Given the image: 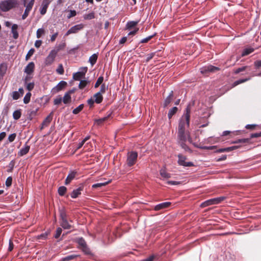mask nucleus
Wrapping results in <instances>:
<instances>
[{"label": "nucleus", "mask_w": 261, "mask_h": 261, "mask_svg": "<svg viewBox=\"0 0 261 261\" xmlns=\"http://www.w3.org/2000/svg\"><path fill=\"white\" fill-rule=\"evenodd\" d=\"M67 85V83L65 81H62L54 87L51 90L53 94H56L62 90Z\"/></svg>", "instance_id": "obj_9"}, {"label": "nucleus", "mask_w": 261, "mask_h": 261, "mask_svg": "<svg viewBox=\"0 0 261 261\" xmlns=\"http://www.w3.org/2000/svg\"><path fill=\"white\" fill-rule=\"evenodd\" d=\"M16 134L15 133L14 134H11L10 135H9V137H8V140L10 142H13L15 138H16Z\"/></svg>", "instance_id": "obj_49"}, {"label": "nucleus", "mask_w": 261, "mask_h": 261, "mask_svg": "<svg viewBox=\"0 0 261 261\" xmlns=\"http://www.w3.org/2000/svg\"><path fill=\"white\" fill-rule=\"evenodd\" d=\"M246 68V66H244V67H241V68H239L238 69H237L236 70L235 73H240L241 71H244L245 70Z\"/></svg>", "instance_id": "obj_60"}, {"label": "nucleus", "mask_w": 261, "mask_h": 261, "mask_svg": "<svg viewBox=\"0 0 261 261\" xmlns=\"http://www.w3.org/2000/svg\"><path fill=\"white\" fill-rule=\"evenodd\" d=\"M254 49L252 48H245L242 53V56L244 57L247 56L253 51Z\"/></svg>", "instance_id": "obj_28"}, {"label": "nucleus", "mask_w": 261, "mask_h": 261, "mask_svg": "<svg viewBox=\"0 0 261 261\" xmlns=\"http://www.w3.org/2000/svg\"><path fill=\"white\" fill-rule=\"evenodd\" d=\"M71 95H69V93H66L63 97L62 98V101L65 104L69 103L71 102Z\"/></svg>", "instance_id": "obj_22"}, {"label": "nucleus", "mask_w": 261, "mask_h": 261, "mask_svg": "<svg viewBox=\"0 0 261 261\" xmlns=\"http://www.w3.org/2000/svg\"><path fill=\"white\" fill-rule=\"evenodd\" d=\"M30 150V146L25 145L23 148H22L19 151L18 154L19 156H23L26 154Z\"/></svg>", "instance_id": "obj_18"}, {"label": "nucleus", "mask_w": 261, "mask_h": 261, "mask_svg": "<svg viewBox=\"0 0 261 261\" xmlns=\"http://www.w3.org/2000/svg\"><path fill=\"white\" fill-rule=\"evenodd\" d=\"M44 34V30L42 28H40L37 30L36 32V36L37 38H40L41 36Z\"/></svg>", "instance_id": "obj_35"}, {"label": "nucleus", "mask_w": 261, "mask_h": 261, "mask_svg": "<svg viewBox=\"0 0 261 261\" xmlns=\"http://www.w3.org/2000/svg\"><path fill=\"white\" fill-rule=\"evenodd\" d=\"M84 28V25L82 23L78 24L72 27L65 34L67 36L71 34L77 33L79 31L82 30Z\"/></svg>", "instance_id": "obj_6"}, {"label": "nucleus", "mask_w": 261, "mask_h": 261, "mask_svg": "<svg viewBox=\"0 0 261 261\" xmlns=\"http://www.w3.org/2000/svg\"><path fill=\"white\" fill-rule=\"evenodd\" d=\"M173 97V92L171 91L169 96L166 98L164 102V106L167 107L171 101Z\"/></svg>", "instance_id": "obj_26"}, {"label": "nucleus", "mask_w": 261, "mask_h": 261, "mask_svg": "<svg viewBox=\"0 0 261 261\" xmlns=\"http://www.w3.org/2000/svg\"><path fill=\"white\" fill-rule=\"evenodd\" d=\"M67 191V188L64 186H61L58 189V193L60 196H63Z\"/></svg>", "instance_id": "obj_30"}, {"label": "nucleus", "mask_w": 261, "mask_h": 261, "mask_svg": "<svg viewBox=\"0 0 261 261\" xmlns=\"http://www.w3.org/2000/svg\"><path fill=\"white\" fill-rule=\"evenodd\" d=\"M42 44L41 40H36L35 43V46L37 48H39Z\"/></svg>", "instance_id": "obj_57"}, {"label": "nucleus", "mask_w": 261, "mask_h": 261, "mask_svg": "<svg viewBox=\"0 0 261 261\" xmlns=\"http://www.w3.org/2000/svg\"><path fill=\"white\" fill-rule=\"evenodd\" d=\"M84 19H92L94 18V13H91L87 15H85L84 16Z\"/></svg>", "instance_id": "obj_43"}, {"label": "nucleus", "mask_w": 261, "mask_h": 261, "mask_svg": "<svg viewBox=\"0 0 261 261\" xmlns=\"http://www.w3.org/2000/svg\"><path fill=\"white\" fill-rule=\"evenodd\" d=\"M83 186H81L77 189L74 190L71 193V197L73 198L77 197L81 194V191L83 190Z\"/></svg>", "instance_id": "obj_14"}, {"label": "nucleus", "mask_w": 261, "mask_h": 261, "mask_svg": "<svg viewBox=\"0 0 261 261\" xmlns=\"http://www.w3.org/2000/svg\"><path fill=\"white\" fill-rule=\"evenodd\" d=\"M170 204L171 203L169 202H165L162 203H160L154 207V210L155 211H159L162 209H164L165 208L169 207L170 205Z\"/></svg>", "instance_id": "obj_16"}, {"label": "nucleus", "mask_w": 261, "mask_h": 261, "mask_svg": "<svg viewBox=\"0 0 261 261\" xmlns=\"http://www.w3.org/2000/svg\"><path fill=\"white\" fill-rule=\"evenodd\" d=\"M248 79H243V80H238V81H237L234 82V84L235 86L236 85H238L240 84H241L242 83H244L247 81H248Z\"/></svg>", "instance_id": "obj_55"}, {"label": "nucleus", "mask_w": 261, "mask_h": 261, "mask_svg": "<svg viewBox=\"0 0 261 261\" xmlns=\"http://www.w3.org/2000/svg\"><path fill=\"white\" fill-rule=\"evenodd\" d=\"M218 70H219L218 67L213 66L212 65H208L202 68L201 70V72L202 73H206L209 72H215Z\"/></svg>", "instance_id": "obj_11"}, {"label": "nucleus", "mask_w": 261, "mask_h": 261, "mask_svg": "<svg viewBox=\"0 0 261 261\" xmlns=\"http://www.w3.org/2000/svg\"><path fill=\"white\" fill-rule=\"evenodd\" d=\"M153 37V35H151V36H149L145 38H144L141 41V43H146L149 40H150Z\"/></svg>", "instance_id": "obj_53"}, {"label": "nucleus", "mask_w": 261, "mask_h": 261, "mask_svg": "<svg viewBox=\"0 0 261 261\" xmlns=\"http://www.w3.org/2000/svg\"><path fill=\"white\" fill-rule=\"evenodd\" d=\"M97 55L96 54H94L90 57L89 61L91 63V65L93 66L94 64H95V63L97 61Z\"/></svg>", "instance_id": "obj_23"}, {"label": "nucleus", "mask_w": 261, "mask_h": 261, "mask_svg": "<svg viewBox=\"0 0 261 261\" xmlns=\"http://www.w3.org/2000/svg\"><path fill=\"white\" fill-rule=\"evenodd\" d=\"M247 142V139H239L234 142L233 143H246Z\"/></svg>", "instance_id": "obj_61"}, {"label": "nucleus", "mask_w": 261, "mask_h": 261, "mask_svg": "<svg viewBox=\"0 0 261 261\" xmlns=\"http://www.w3.org/2000/svg\"><path fill=\"white\" fill-rule=\"evenodd\" d=\"M138 23L137 21H130L127 23L126 27L128 29H130L136 26Z\"/></svg>", "instance_id": "obj_36"}, {"label": "nucleus", "mask_w": 261, "mask_h": 261, "mask_svg": "<svg viewBox=\"0 0 261 261\" xmlns=\"http://www.w3.org/2000/svg\"><path fill=\"white\" fill-rule=\"evenodd\" d=\"M35 65L33 62L29 63L25 68V72L28 74L32 73L34 69Z\"/></svg>", "instance_id": "obj_17"}, {"label": "nucleus", "mask_w": 261, "mask_h": 261, "mask_svg": "<svg viewBox=\"0 0 261 261\" xmlns=\"http://www.w3.org/2000/svg\"><path fill=\"white\" fill-rule=\"evenodd\" d=\"M190 112V109L188 107L186 109V113L182 116L180 120L178 130V138L179 140V143L181 147L186 151L189 149L185 144V142L187 140L190 142H192L189 133L185 132L186 128L189 125Z\"/></svg>", "instance_id": "obj_1"}, {"label": "nucleus", "mask_w": 261, "mask_h": 261, "mask_svg": "<svg viewBox=\"0 0 261 261\" xmlns=\"http://www.w3.org/2000/svg\"><path fill=\"white\" fill-rule=\"evenodd\" d=\"M29 13H30V12L27 11V10H25L22 16V19H25L29 15Z\"/></svg>", "instance_id": "obj_63"}, {"label": "nucleus", "mask_w": 261, "mask_h": 261, "mask_svg": "<svg viewBox=\"0 0 261 261\" xmlns=\"http://www.w3.org/2000/svg\"><path fill=\"white\" fill-rule=\"evenodd\" d=\"M160 175L163 178H169L170 177V174L167 173L164 169H162L160 170Z\"/></svg>", "instance_id": "obj_24"}, {"label": "nucleus", "mask_w": 261, "mask_h": 261, "mask_svg": "<svg viewBox=\"0 0 261 261\" xmlns=\"http://www.w3.org/2000/svg\"><path fill=\"white\" fill-rule=\"evenodd\" d=\"M138 154L136 152H130L128 153L126 161L127 166L130 167L134 165L136 162Z\"/></svg>", "instance_id": "obj_5"}, {"label": "nucleus", "mask_w": 261, "mask_h": 261, "mask_svg": "<svg viewBox=\"0 0 261 261\" xmlns=\"http://www.w3.org/2000/svg\"><path fill=\"white\" fill-rule=\"evenodd\" d=\"M110 115H108L107 117H105L100 119H95L94 120L95 124L97 125H101L105 121H106Z\"/></svg>", "instance_id": "obj_25"}, {"label": "nucleus", "mask_w": 261, "mask_h": 261, "mask_svg": "<svg viewBox=\"0 0 261 261\" xmlns=\"http://www.w3.org/2000/svg\"><path fill=\"white\" fill-rule=\"evenodd\" d=\"M76 14V11L75 10H70L69 11V14L67 16L68 18H70L72 17L75 16Z\"/></svg>", "instance_id": "obj_51"}, {"label": "nucleus", "mask_w": 261, "mask_h": 261, "mask_svg": "<svg viewBox=\"0 0 261 261\" xmlns=\"http://www.w3.org/2000/svg\"><path fill=\"white\" fill-rule=\"evenodd\" d=\"M76 175V172L73 171H71L68 175V176L65 180V184L66 185H68L71 181V180L74 178Z\"/></svg>", "instance_id": "obj_15"}, {"label": "nucleus", "mask_w": 261, "mask_h": 261, "mask_svg": "<svg viewBox=\"0 0 261 261\" xmlns=\"http://www.w3.org/2000/svg\"><path fill=\"white\" fill-rule=\"evenodd\" d=\"M58 51L53 49L51 50L48 56L46 57L45 63L47 65H51L55 61V59L57 55Z\"/></svg>", "instance_id": "obj_7"}, {"label": "nucleus", "mask_w": 261, "mask_h": 261, "mask_svg": "<svg viewBox=\"0 0 261 261\" xmlns=\"http://www.w3.org/2000/svg\"><path fill=\"white\" fill-rule=\"evenodd\" d=\"M95 100L93 97H91L90 99L87 100V102L88 105L91 107L93 106Z\"/></svg>", "instance_id": "obj_56"}, {"label": "nucleus", "mask_w": 261, "mask_h": 261, "mask_svg": "<svg viewBox=\"0 0 261 261\" xmlns=\"http://www.w3.org/2000/svg\"><path fill=\"white\" fill-rule=\"evenodd\" d=\"M84 77V75L81 74V72H77L75 73L73 75V78L74 80L79 81L81 79H82Z\"/></svg>", "instance_id": "obj_29"}, {"label": "nucleus", "mask_w": 261, "mask_h": 261, "mask_svg": "<svg viewBox=\"0 0 261 261\" xmlns=\"http://www.w3.org/2000/svg\"><path fill=\"white\" fill-rule=\"evenodd\" d=\"M60 218L61 220V225L64 229H70L72 227L71 224H70L67 220V216L65 212L63 210L60 211Z\"/></svg>", "instance_id": "obj_4"}, {"label": "nucleus", "mask_w": 261, "mask_h": 261, "mask_svg": "<svg viewBox=\"0 0 261 261\" xmlns=\"http://www.w3.org/2000/svg\"><path fill=\"white\" fill-rule=\"evenodd\" d=\"M87 84V82L86 80H82L81 81L79 87L80 89H83L85 88Z\"/></svg>", "instance_id": "obj_38"}, {"label": "nucleus", "mask_w": 261, "mask_h": 261, "mask_svg": "<svg viewBox=\"0 0 261 261\" xmlns=\"http://www.w3.org/2000/svg\"><path fill=\"white\" fill-rule=\"evenodd\" d=\"M155 53H152L147 55L146 61L147 62L151 60L154 56Z\"/></svg>", "instance_id": "obj_52"}, {"label": "nucleus", "mask_w": 261, "mask_h": 261, "mask_svg": "<svg viewBox=\"0 0 261 261\" xmlns=\"http://www.w3.org/2000/svg\"><path fill=\"white\" fill-rule=\"evenodd\" d=\"M254 65L256 68L261 67V60L255 61L254 62Z\"/></svg>", "instance_id": "obj_62"}, {"label": "nucleus", "mask_w": 261, "mask_h": 261, "mask_svg": "<svg viewBox=\"0 0 261 261\" xmlns=\"http://www.w3.org/2000/svg\"><path fill=\"white\" fill-rule=\"evenodd\" d=\"M48 234V233L45 232V233H42V234H40V236H39L38 237V238L39 239H45L47 238Z\"/></svg>", "instance_id": "obj_54"}, {"label": "nucleus", "mask_w": 261, "mask_h": 261, "mask_svg": "<svg viewBox=\"0 0 261 261\" xmlns=\"http://www.w3.org/2000/svg\"><path fill=\"white\" fill-rule=\"evenodd\" d=\"M225 199V197L224 196H221L219 197H217L215 198H212L211 199H208L201 204V207H204L209 205L217 204L220 203L221 201L224 200Z\"/></svg>", "instance_id": "obj_3"}, {"label": "nucleus", "mask_w": 261, "mask_h": 261, "mask_svg": "<svg viewBox=\"0 0 261 261\" xmlns=\"http://www.w3.org/2000/svg\"><path fill=\"white\" fill-rule=\"evenodd\" d=\"M18 5L17 0H5L0 3V9L3 12H7Z\"/></svg>", "instance_id": "obj_2"}, {"label": "nucleus", "mask_w": 261, "mask_h": 261, "mask_svg": "<svg viewBox=\"0 0 261 261\" xmlns=\"http://www.w3.org/2000/svg\"><path fill=\"white\" fill-rule=\"evenodd\" d=\"M12 178L11 177H8L6 181V185L7 187H10L12 185Z\"/></svg>", "instance_id": "obj_47"}, {"label": "nucleus", "mask_w": 261, "mask_h": 261, "mask_svg": "<svg viewBox=\"0 0 261 261\" xmlns=\"http://www.w3.org/2000/svg\"><path fill=\"white\" fill-rule=\"evenodd\" d=\"M34 84L33 83H30L27 85V88L29 91H31L34 88Z\"/></svg>", "instance_id": "obj_50"}, {"label": "nucleus", "mask_w": 261, "mask_h": 261, "mask_svg": "<svg viewBox=\"0 0 261 261\" xmlns=\"http://www.w3.org/2000/svg\"><path fill=\"white\" fill-rule=\"evenodd\" d=\"M35 50L33 48H31L29 50L28 54L26 55L25 58L27 60H28L30 58V57L33 55L34 53Z\"/></svg>", "instance_id": "obj_41"}, {"label": "nucleus", "mask_w": 261, "mask_h": 261, "mask_svg": "<svg viewBox=\"0 0 261 261\" xmlns=\"http://www.w3.org/2000/svg\"><path fill=\"white\" fill-rule=\"evenodd\" d=\"M21 96L20 95L19 92L18 91H14L13 92L12 97L14 99H18Z\"/></svg>", "instance_id": "obj_42"}, {"label": "nucleus", "mask_w": 261, "mask_h": 261, "mask_svg": "<svg viewBox=\"0 0 261 261\" xmlns=\"http://www.w3.org/2000/svg\"><path fill=\"white\" fill-rule=\"evenodd\" d=\"M18 25L16 24H14L12 26L11 32L13 34V37L14 39H17L18 37V33L17 31Z\"/></svg>", "instance_id": "obj_21"}, {"label": "nucleus", "mask_w": 261, "mask_h": 261, "mask_svg": "<svg viewBox=\"0 0 261 261\" xmlns=\"http://www.w3.org/2000/svg\"><path fill=\"white\" fill-rule=\"evenodd\" d=\"M177 111V108L174 107L170 110L169 111L168 116L169 119H170L173 115H174L176 112Z\"/></svg>", "instance_id": "obj_27"}, {"label": "nucleus", "mask_w": 261, "mask_h": 261, "mask_svg": "<svg viewBox=\"0 0 261 261\" xmlns=\"http://www.w3.org/2000/svg\"><path fill=\"white\" fill-rule=\"evenodd\" d=\"M79 244L81 246L83 251L86 254L90 253V250L87 248L85 241L82 238L77 240Z\"/></svg>", "instance_id": "obj_10"}, {"label": "nucleus", "mask_w": 261, "mask_h": 261, "mask_svg": "<svg viewBox=\"0 0 261 261\" xmlns=\"http://www.w3.org/2000/svg\"><path fill=\"white\" fill-rule=\"evenodd\" d=\"M62 229L60 227H58L57 229V230H56V234L55 235V237L56 238H58L60 236V235H61V234L62 233Z\"/></svg>", "instance_id": "obj_45"}, {"label": "nucleus", "mask_w": 261, "mask_h": 261, "mask_svg": "<svg viewBox=\"0 0 261 261\" xmlns=\"http://www.w3.org/2000/svg\"><path fill=\"white\" fill-rule=\"evenodd\" d=\"M93 98H94L95 102L97 103H100L103 99L102 94L98 92L94 95Z\"/></svg>", "instance_id": "obj_20"}, {"label": "nucleus", "mask_w": 261, "mask_h": 261, "mask_svg": "<svg viewBox=\"0 0 261 261\" xmlns=\"http://www.w3.org/2000/svg\"><path fill=\"white\" fill-rule=\"evenodd\" d=\"M50 3L49 0H43L40 8V13L42 15H44L47 11V9Z\"/></svg>", "instance_id": "obj_12"}, {"label": "nucleus", "mask_w": 261, "mask_h": 261, "mask_svg": "<svg viewBox=\"0 0 261 261\" xmlns=\"http://www.w3.org/2000/svg\"><path fill=\"white\" fill-rule=\"evenodd\" d=\"M53 119V113H51L49 115H48L45 119L44 120L42 123V126L41 127V129H42L44 127H46L48 125V124L50 123L51 120Z\"/></svg>", "instance_id": "obj_13"}, {"label": "nucleus", "mask_w": 261, "mask_h": 261, "mask_svg": "<svg viewBox=\"0 0 261 261\" xmlns=\"http://www.w3.org/2000/svg\"><path fill=\"white\" fill-rule=\"evenodd\" d=\"M57 72L60 74H63L64 73V69L62 64H60L56 70Z\"/></svg>", "instance_id": "obj_40"}, {"label": "nucleus", "mask_w": 261, "mask_h": 261, "mask_svg": "<svg viewBox=\"0 0 261 261\" xmlns=\"http://www.w3.org/2000/svg\"><path fill=\"white\" fill-rule=\"evenodd\" d=\"M13 118L15 120H18L21 116V112L19 110L15 111L13 114Z\"/></svg>", "instance_id": "obj_32"}, {"label": "nucleus", "mask_w": 261, "mask_h": 261, "mask_svg": "<svg viewBox=\"0 0 261 261\" xmlns=\"http://www.w3.org/2000/svg\"><path fill=\"white\" fill-rule=\"evenodd\" d=\"M81 71H80L79 72H81V74H82L83 75H84L85 76V73L87 71V67H83V68H81Z\"/></svg>", "instance_id": "obj_58"}, {"label": "nucleus", "mask_w": 261, "mask_h": 261, "mask_svg": "<svg viewBox=\"0 0 261 261\" xmlns=\"http://www.w3.org/2000/svg\"><path fill=\"white\" fill-rule=\"evenodd\" d=\"M178 163L179 165L185 167H191L193 166V163L192 162L186 161L187 158L185 156L181 154H178Z\"/></svg>", "instance_id": "obj_8"}, {"label": "nucleus", "mask_w": 261, "mask_h": 261, "mask_svg": "<svg viewBox=\"0 0 261 261\" xmlns=\"http://www.w3.org/2000/svg\"><path fill=\"white\" fill-rule=\"evenodd\" d=\"M6 136L5 132H2L0 134V142L2 141Z\"/></svg>", "instance_id": "obj_64"}, {"label": "nucleus", "mask_w": 261, "mask_h": 261, "mask_svg": "<svg viewBox=\"0 0 261 261\" xmlns=\"http://www.w3.org/2000/svg\"><path fill=\"white\" fill-rule=\"evenodd\" d=\"M31 96V93L30 92H28L25 95L23 98V102L24 103H28L30 101V98Z\"/></svg>", "instance_id": "obj_34"}, {"label": "nucleus", "mask_w": 261, "mask_h": 261, "mask_svg": "<svg viewBox=\"0 0 261 261\" xmlns=\"http://www.w3.org/2000/svg\"><path fill=\"white\" fill-rule=\"evenodd\" d=\"M13 247H14L13 243L12 242V241L10 240L9 241V245L8 250L9 251H11L13 249Z\"/></svg>", "instance_id": "obj_59"}, {"label": "nucleus", "mask_w": 261, "mask_h": 261, "mask_svg": "<svg viewBox=\"0 0 261 261\" xmlns=\"http://www.w3.org/2000/svg\"><path fill=\"white\" fill-rule=\"evenodd\" d=\"M6 70V67L3 64H1L0 65V76L3 75L5 74Z\"/></svg>", "instance_id": "obj_37"}, {"label": "nucleus", "mask_w": 261, "mask_h": 261, "mask_svg": "<svg viewBox=\"0 0 261 261\" xmlns=\"http://www.w3.org/2000/svg\"><path fill=\"white\" fill-rule=\"evenodd\" d=\"M62 101V98L61 96H58L54 99V102L55 105H59Z\"/></svg>", "instance_id": "obj_44"}, {"label": "nucleus", "mask_w": 261, "mask_h": 261, "mask_svg": "<svg viewBox=\"0 0 261 261\" xmlns=\"http://www.w3.org/2000/svg\"><path fill=\"white\" fill-rule=\"evenodd\" d=\"M84 108V105L81 104L73 110V113L77 114L79 113Z\"/></svg>", "instance_id": "obj_31"}, {"label": "nucleus", "mask_w": 261, "mask_h": 261, "mask_svg": "<svg viewBox=\"0 0 261 261\" xmlns=\"http://www.w3.org/2000/svg\"><path fill=\"white\" fill-rule=\"evenodd\" d=\"M107 89V87L106 86V85L105 84H102L101 86L100 91L98 93H100L101 94H102L106 92Z\"/></svg>", "instance_id": "obj_48"}, {"label": "nucleus", "mask_w": 261, "mask_h": 261, "mask_svg": "<svg viewBox=\"0 0 261 261\" xmlns=\"http://www.w3.org/2000/svg\"><path fill=\"white\" fill-rule=\"evenodd\" d=\"M34 0H31L29 3L27 4L25 0H24L23 5L26 7L25 10H27V11L30 12L34 5Z\"/></svg>", "instance_id": "obj_19"}, {"label": "nucleus", "mask_w": 261, "mask_h": 261, "mask_svg": "<svg viewBox=\"0 0 261 261\" xmlns=\"http://www.w3.org/2000/svg\"><path fill=\"white\" fill-rule=\"evenodd\" d=\"M109 183V181L95 184H94L92 185V188H100V187H102L103 186L107 185Z\"/></svg>", "instance_id": "obj_33"}, {"label": "nucleus", "mask_w": 261, "mask_h": 261, "mask_svg": "<svg viewBox=\"0 0 261 261\" xmlns=\"http://www.w3.org/2000/svg\"><path fill=\"white\" fill-rule=\"evenodd\" d=\"M103 80V78L102 76L99 77L95 84V87H98L102 83Z\"/></svg>", "instance_id": "obj_39"}, {"label": "nucleus", "mask_w": 261, "mask_h": 261, "mask_svg": "<svg viewBox=\"0 0 261 261\" xmlns=\"http://www.w3.org/2000/svg\"><path fill=\"white\" fill-rule=\"evenodd\" d=\"M76 256H77V255H70L66 256L64 258V260L65 261H69V260H70L71 259L75 258Z\"/></svg>", "instance_id": "obj_46"}]
</instances>
